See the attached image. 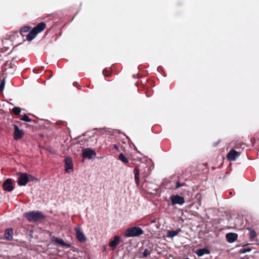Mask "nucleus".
Here are the masks:
<instances>
[{
  "instance_id": "20e7f679",
  "label": "nucleus",
  "mask_w": 259,
  "mask_h": 259,
  "mask_svg": "<svg viewBox=\"0 0 259 259\" xmlns=\"http://www.w3.org/2000/svg\"><path fill=\"white\" fill-rule=\"evenodd\" d=\"M29 178H32L33 177L26 173H20L17 181L18 184L19 186H25L29 181Z\"/></svg>"
},
{
  "instance_id": "473e14b6",
  "label": "nucleus",
  "mask_w": 259,
  "mask_h": 259,
  "mask_svg": "<svg viewBox=\"0 0 259 259\" xmlns=\"http://www.w3.org/2000/svg\"><path fill=\"white\" fill-rule=\"evenodd\" d=\"M257 142H258V145H259V138L257 139Z\"/></svg>"
},
{
  "instance_id": "dca6fc26",
  "label": "nucleus",
  "mask_w": 259,
  "mask_h": 259,
  "mask_svg": "<svg viewBox=\"0 0 259 259\" xmlns=\"http://www.w3.org/2000/svg\"><path fill=\"white\" fill-rule=\"evenodd\" d=\"M195 253L198 256L200 257L203 256L205 254L210 253V251L207 248H203L197 250Z\"/></svg>"
},
{
  "instance_id": "7c9ffc66",
  "label": "nucleus",
  "mask_w": 259,
  "mask_h": 259,
  "mask_svg": "<svg viewBox=\"0 0 259 259\" xmlns=\"http://www.w3.org/2000/svg\"><path fill=\"white\" fill-rule=\"evenodd\" d=\"M73 85L76 86L78 88V90H80L81 89V87L78 84V83L76 82H74L73 83Z\"/></svg>"
},
{
  "instance_id": "1a4fd4ad",
  "label": "nucleus",
  "mask_w": 259,
  "mask_h": 259,
  "mask_svg": "<svg viewBox=\"0 0 259 259\" xmlns=\"http://www.w3.org/2000/svg\"><path fill=\"white\" fill-rule=\"evenodd\" d=\"M96 155V153L95 151L90 148H86L82 151V157L83 158L92 159V157Z\"/></svg>"
},
{
  "instance_id": "2f4dec72",
  "label": "nucleus",
  "mask_w": 259,
  "mask_h": 259,
  "mask_svg": "<svg viewBox=\"0 0 259 259\" xmlns=\"http://www.w3.org/2000/svg\"><path fill=\"white\" fill-rule=\"evenodd\" d=\"M113 147L117 151H119V148L118 147V146L116 145V144H114L113 145Z\"/></svg>"
},
{
  "instance_id": "2eb2a0df",
  "label": "nucleus",
  "mask_w": 259,
  "mask_h": 259,
  "mask_svg": "<svg viewBox=\"0 0 259 259\" xmlns=\"http://www.w3.org/2000/svg\"><path fill=\"white\" fill-rule=\"evenodd\" d=\"M52 241L56 242V243H58L63 246H65L67 248L71 247V245L70 244L65 243L62 239L60 238L54 237L52 238Z\"/></svg>"
},
{
  "instance_id": "6ab92c4d",
  "label": "nucleus",
  "mask_w": 259,
  "mask_h": 259,
  "mask_svg": "<svg viewBox=\"0 0 259 259\" xmlns=\"http://www.w3.org/2000/svg\"><path fill=\"white\" fill-rule=\"evenodd\" d=\"M31 27L29 26H24L22 27L20 30V33L22 36H24V33L30 32Z\"/></svg>"
},
{
  "instance_id": "f3484780",
  "label": "nucleus",
  "mask_w": 259,
  "mask_h": 259,
  "mask_svg": "<svg viewBox=\"0 0 259 259\" xmlns=\"http://www.w3.org/2000/svg\"><path fill=\"white\" fill-rule=\"evenodd\" d=\"M135 175V182L137 185H139L140 183V169L138 166L135 167L134 170Z\"/></svg>"
},
{
  "instance_id": "a878e982",
  "label": "nucleus",
  "mask_w": 259,
  "mask_h": 259,
  "mask_svg": "<svg viewBox=\"0 0 259 259\" xmlns=\"http://www.w3.org/2000/svg\"><path fill=\"white\" fill-rule=\"evenodd\" d=\"M251 249L249 247L244 248L241 249L239 251V252L240 253H245L247 252H249V251H251Z\"/></svg>"
},
{
  "instance_id": "c85d7f7f",
  "label": "nucleus",
  "mask_w": 259,
  "mask_h": 259,
  "mask_svg": "<svg viewBox=\"0 0 259 259\" xmlns=\"http://www.w3.org/2000/svg\"><path fill=\"white\" fill-rule=\"evenodd\" d=\"M242 145L244 146V144H240V147L238 145H236L234 149H237V151H240L241 152V149H243L244 148V147H242Z\"/></svg>"
},
{
  "instance_id": "bb28decb",
  "label": "nucleus",
  "mask_w": 259,
  "mask_h": 259,
  "mask_svg": "<svg viewBox=\"0 0 259 259\" xmlns=\"http://www.w3.org/2000/svg\"><path fill=\"white\" fill-rule=\"evenodd\" d=\"M21 120L26 121V122H30L31 121V119L26 114H25L21 119Z\"/></svg>"
},
{
  "instance_id": "b1692460",
  "label": "nucleus",
  "mask_w": 259,
  "mask_h": 259,
  "mask_svg": "<svg viewBox=\"0 0 259 259\" xmlns=\"http://www.w3.org/2000/svg\"><path fill=\"white\" fill-rule=\"evenodd\" d=\"M103 75L106 76V77H109L111 76L112 75V72H109L108 70H107L106 69H104L103 70Z\"/></svg>"
},
{
  "instance_id": "f704fd0d",
  "label": "nucleus",
  "mask_w": 259,
  "mask_h": 259,
  "mask_svg": "<svg viewBox=\"0 0 259 259\" xmlns=\"http://www.w3.org/2000/svg\"><path fill=\"white\" fill-rule=\"evenodd\" d=\"M146 168L149 170V168L148 167H146Z\"/></svg>"
},
{
  "instance_id": "423d86ee",
  "label": "nucleus",
  "mask_w": 259,
  "mask_h": 259,
  "mask_svg": "<svg viewBox=\"0 0 259 259\" xmlns=\"http://www.w3.org/2000/svg\"><path fill=\"white\" fill-rule=\"evenodd\" d=\"M240 155V151L231 149L227 155V158L230 161H234Z\"/></svg>"
},
{
  "instance_id": "393cba45",
  "label": "nucleus",
  "mask_w": 259,
  "mask_h": 259,
  "mask_svg": "<svg viewBox=\"0 0 259 259\" xmlns=\"http://www.w3.org/2000/svg\"><path fill=\"white\" fill-rule=\"evenodd\" d=\"M256 236V233L254 230H250L249 233L250 239L253 240Z\"/></svg>"
},
{
  "instance_id": "39448f33",
  "label": "nucleus",
  "mask_w": 259,
  "mask_h": 259,
  "mask_svg": "<svg viewBox=\"0 0 259 259\" xmlns=\"http://www.w3.org/2000/svg\"><path fill=\"white\" fill-rule=\"evenodd\" d=\"M170 200L172 205L176 204L183 205L185 203V199L183 197L179 195H174L171 196Z\"/></svg>"
},
{
  "instance_id": "0eeeda50",
  "label": "nucleus",
  "mask_w": 259,
  "mask_h": 259,
  "mask_svg": "<svg viewBox=\"0 0 259 259\" xmlns=\"http://www.w3.org/2000/svg\"><path fill=\"white\" fill-rule=\"evenodd\" d=\"M74 230L76 233V237L79 242H84L87 240L85 236L81 231L79 227H75Z\"/></svg>"
},
{
  "instance_id": "9d476101",
  "label": "nucleus",
  "mask_w": 259,
  "mask_h": 259,
  "mask_svg": "<svg viewBox=\"0 0 259 259\" xmlns=\"http://www.w3.org/2000/svg\"><path fill=\"white\" fill-rule=\"evenodd\" d=\"M23 131L20 130L17 125H14V139L15 140H19L23 137Z\"/></svg>"
},
{
  "instance_id": "ddd939ff",
  "label": "nucleus",
  "mask_w": 259,
  "mask_h": 259,
  "mask_svg": "<svg viewBox=\"0 0 259 259\" xmlns=\"http://www.w3.org/2000/svg\"><path fill=\"white\" fill-rule=\"evenodd\" d=\"M226 238L229 243H232L237 240L238 235L235 233H228L226 235Z\"/></svg>"
},
{
  "instance_id": "cd10ccee",
  "label": "nucleus",
  "mask_w": 259,
  "mask_h": 259,
  "mask_svg": "<svg viewBox=\"0 0 259 259\" xmlns=\"http://www.w3.org/2000/svg\"><path fill=\"white\" fill-rule=\"evenodd\" d=\"M5 85V80L3 79L1 81V84H0V92H2L4 89Z\"/></svg>"
},
{
  "instance_id": "f8f14e48",
  "label": "nucleus",
  "mask_w": 259,
  "mask_h": 259,
  "mask_svg": "<svg viewBox=\"0 0 259 259\" xmlns=\"http://www.w3.org/2000/svg\"><path fill=\"white\" fill-rule=\"evenodd\" d=\"M13 229L12 228H8L5 230L4 239L8 241H11L13 239Z\"/></svg>"
},
{
  "instance_id": "4468645a",
  "label": "nucleus",
  "mask_w": 259,
  "mask_h": 259,
  "mask_svg": "<svg viewBox=\"0 0 259 259\" xmlns=\"http://www.w3.org/2000/svg\"><path fill=\"white\" fill-rule=\"evenodd\" d=\"M120 241V237L119 236H115L113 240L110 241L109 246L113 249L116 248L117 246L119 244Z\"/></svg>"
},
{
  "instance_id": "a211bd4d",
  "label": "nucleus",
  "mask_w": 259,
  "mask_h": 259,
  "mask_svg": "<svg viewBox=\"0 0 259 259\" xmlns=\"http://www.w3.org/2000/svg\"><path fill=\"white\" fill-rule=\"evenodd\" d=\"M181 231V230L180 229H177L176 230L168 231L167 232V237L173 238L174 237L177 236Z\"/></svg>"
},
{
  "instance_id": "f257e3e1",
  "label": "nucleus",
  "mask_w": 259,
  "mask_h": 259,
  "mask_svg": "<svg viewBox=\"0 0 259 259\" xmlns=\"http://www.w3.org/2000/svg\"><path fill=\"white\" fill-rule=\"evenodd\" d=\"M46 27V24L45 22H42L38 23L35 27H34L27 35L26 39L28 41H31L34 38L36 35L43 31Z\"/></svg>"
},
{
  "instance_id": "c756f323",
  "label": "nucleus",
  "mask_w": 259,
  "mask_h": 259,
  "mask_svg": "<svg viewBox=\"0 0 259 259\" xmlns=\"http://www.w3.org/2000/svg\"><path fill=\"white\" fill-rule=\"evenodd\" d=\"M184 185V183H181L179 182L177 183L175 189H177Z\"/></svg>"
},
{
  "instance_id": "6e6552de",
  "label": "nucleus",
  "mask_w": 259,
  "mask_h": 259,
  "mask_svg": "<svg viewBox=\"0 0 259 259\" xmlns=\"http://www.w3.org/2000/svg\"><path fill=\"white\" fill-rule=\"evenodd\" d=\"M2 187L3 189L6 191H12L14 190L12 180L11 179H6V180L3 184Z\"/></svg>"
},
{
  "instance_id": "412c9836",
  "label": "nucleus",
  "mask_w": 259,
  "mask_h": 259,
  "mask_svg": "<svg viewBox=\"0 0 259 259\" xmlns=\"http://www.w3.org/2000/svg\"><path fill=\"white\" fill-rule=\"evenodd\" d=\"M12 112L16 115H18L20 114L21 109L18 107H15L12 109Z\"/></svg>"
},
{
  "instance_id": "7ed1b4c3",
  "label": "nucleus",
  "mask_w": 259,
  "mask_h": 259,
  "mask_svg": "<svg viewBox=\"0 0 259 259\" xmlns=\"http://www.w3.org/2000/svg\"><path fill=\"white\" fill-rule=\"evenodd\" d=\"M144 233L143 230L139 227L135 226L127 228L124 233V236L133 237L139 236Z\"/></svg>"
},
{
  "instance_id": "4be33fe9",
  "label": "nucleus",
  "mask_w": 259,
  "mask_h": 259,
  "mask_svg": "<svg viewBox=\"0 0 259 259\" xmlns=\"http://www.w3.org/2000/svg\"><path fill=\"white\" fill-rule=\"evenodd\" d=\"M8 67V68H12V62L10 61H7L4 65L3 66V69L4 71H6L7 68L6 67Z\"/></svg>"
},
{
  "instance_id": "5701e85b",
  "label": "nucleus",
  "mask_w": 259,
  "mask_h": 259,
  "mask_svg": "<svg viewBox=\"0 0 259 259\" xmlns=\"http://www.w3.org/2000/svg\"><path fill=\"white\" fill-rule=\"evenodd\" d=\"M151 253V250L148 249H145L144 252L142 253L141 257H146Z\"/></svg>"
},
{
  "instance_id": "f03ea898",
  "label": "nucleus",
  "mask_w": 259,
  "mask_h": 259,
  "mask_svg": "<svg viewBox=\"0 0 259 259\" xmlns=\"http://www.w3.org/2000/svg\"><path fill=\"white\" fill-rule=\"evenodd\" d=\"M24 217L30 222H36L44 218V215L40 211H31L24 213Z\"/></svg>"
},
{
  "instance_id": "72a5a7b5",
  "label": "nucleus",
  "mask_w": 259,
  "mask_h": 259,
  "mask_svg": "<svg viewBox=\"0 0 259 259\" xmlns=\"http://www.w3.org/2000/svg\"><path fill=\"white\" fill-rule=\"evenodd\" d=\"M44 67H41V69H44Z\"/></svg>"
},
{
  "instance_id": "9b49d317",
  "label": "nucleus",
  "mask_w": 259,
  "mask_h": 259,
  "mask_svg": "<svg viewBox=\"0 0 259 259\" xmlns=\"http://www.w3.org/2000/svg\"><path fill=\"white\" fill-rule=\"evenodd\" d=\"M65 170L67 172H70L73 170L72 160L70 157H67L65 159Z\"/></svg>"
},
{
  "instance_id": "aec40b11",
  "label": "nucleus",
  "mask_w": 259,
  "mask_h": 259,
  "mask_svg": "<svg viewBox=\"0 0 259 259\" xmlns=\"http://www.w3.org/2000/svg\"><path fill=\"white\" fill-rule=\"evenodd\" d=\"M119 159L125 164L128 163V159L125 156V155L122 153H121L119 155Z\"/></svg>"
}]
</instances>
